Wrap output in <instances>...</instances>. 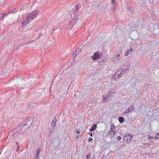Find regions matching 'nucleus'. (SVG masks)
I'll return each mask as SVG.
<instances>
[{
	"mask_svg": "<svg viewBox=\"0 0 159 159\" xmlns=\"http://www.w3.org/2000/svg\"><path fill=\"white\" fill-rule=\"evenodd\" d=\"M39 13V11L36 10L28 14L27 16V22H29L35 18Z\"/></svg>",
	"mask_w": 159,
	"mask_h": 159,
	"instance_id": "obj_1",
	"label": "nucleus"
},
{
	"mask_svg": "<svg viewBox=\"0 0 159 159\" xmlns=\"http://www.w3.org/2000/svg\"><path fill=\"white\" fill-rule=\"evenodd\" d=\"M131 138H132V137H131V138H130V140H129L130 141V140H131Z\"/></svg>",
	"mask_w": 159,
	"mask_h": 159,
	"instance_id": "obj_29",
	"label": "nucleus"
},
{
	"mask_svg": "<svg viewBox=\"0 0 159 159\" xmlns=\"http://www.w3.org/2000/svg\"><path fill=\"white\" fill-rule=\"evenodd\" d=\"M92 159H93V158H92Z\"/></svg>",
	"mask_w": 159,
	"mask_h": 159,
	"instance_id": "obj_33",
	"label": "nucleus"
},
{
	"mask_svg": "<svg viewBox=\"0 0 159 159\" xmlns=\"http://www.w3.org/2000/svg\"><path fill=\"white\" fill-rule=\"evenodd\" d=\"M107 98H106L105 97H104L103 99V101H104L106 102L107 101Z\"/></svg>",
	"mask_w": 159,
	"mask_h": 159,
	"instance_id": "obj_19",
	"label": "nucleus"
},
{
	"mask_svg": "<svg viewBox=\"0 0 159 159\" xmlns=\"http://www.w3.org/2000/svg\"><path fill=\"white\" fill-rule=\"evenodd\" d=\"M39 152H40V150H39V149H38L36 151V158H37L38 157V156H39Z\"/></svg>",
	"mask_w": 159,
	"mask_h": 159,
	"instance_id": "obj_10",
	"label": "nucleus"
},
{
	"mask_svg": "<svg viewBox=\"0 0 159 159\" xmlns=\"http://www.w3.org/2000/svg\"><path fill=\"white\" fill-rule=\"evenodd\" d=\"M4 0H0V1H2H2H4Z\"/></svg>",
	"mask_w": 159,
	"mask_h": 159,
	"instance_id": "obj_27",
	"label": "nucleus"
},
{
	"mask_svg": "<svg viewBox=\"0 0 159 159\" xmlns=\"http://www.w3.org/2000/svg\"><path fill=\"white\" fill-rule=\"evenodd\" d=\"M134 81H135V79H134Z\"/></svg>",
	"mask_w": 159,
	"mask_h": 159,
	"instance_id": "obj_32",
	"label": "nucleus"
},
{
	"mask_svg": "<svg viewBox=\"0 0 159 159\" xmlns=\"http://www.w3.org/2000/svg\"><path fill=\"white\" fill-rule=\"evenodd\" d=\"M116 132V131H110L108 132L107 134L108 136L111 139L113 138L115 136V134Z\"/></svg>",
	"mask_w": 159,
	"mask_h": 159,
	"instance_id": "obj_4",
	"label": "nucleus"
},
{
	"mask_svg": "<svg viewBox=\"0 0 159 159\" xmlns=\"http://www.w3.org/2000/svg\"><path fill=\"white\" fill-rule=\"evenodd\" d=\"M134 109V108L133 106H130V111H133Z\"/></svg>",
	"mask_w": 159,
	"mask_h": 159,
	"instance_id": "obj_12",
	"label": "nucleus"
},
{
	"mask_svg": "<svg viewBox=\"0 0 159 159\" xmlns=\"http://www.w3.org/2000/svg\"><path fill=\"white\" fill-rule=\"evenodd\" d=\"M78 5H76V6H75V9H78Z\"/></svg>",
	"mask_w": 159,
	"mask_h": 159,
	"instance_id": "obj_21",
	"label": "nucleus"
},
{
	"mask_svg": "<svg viewBox=\"0 0 159 159\" xmlns=\"http://www.w3.org/2000/svg\"><path fill=\"white\" fill-rule=\"evenodd\" d=\"M93 139L92 138H89L88 139V141L89 142H90L91 141H93Z\"/></svg>",
	"mask_w": 159,
	"mask_h": 159,
	"instance_id": "obj_17",
	"label": "nucleus"
},
{
	"mask_svg": "<svg viewBox=\"0 0 159 159\" xmlns=\"http://www.w3.org/2000/svg\"><path fill=\"white\" fill-rule=\"evenodd\" d=\"M119 53L118 54H117L115 57V59H117L118 60L120 58V54L122 52V50L121 49H120V50H119Z\"/></svg>",
	"mask_w": 159,
	"mask_h": 159,
	"instance_id": "obj_5",
	"label": "nucleus"
},
{
	"mask_svg": "<svg viewBox=\"0 0 159 159\" xmlns=\"http://www.w3.org/2000/svg\"><path fill=\"white\" fill-rule=\"evenodd\" d=\"M155 139H159V133H158L157 134L156 136Z\"/></svg>",
	"mask_w": 159,
	"mask_h": 159,
	"instance_id": "obj_15",
	"label": "nucleus"
},
{
	"mask_svg": "<svg viewBox=\"0 0 159 159\" xmlns=\"http://www.w3.org/2000/svg\"><path fill=\"white\" fill-rule=\"evenodd\" d=\"M135 11L134 8L132 7L131 8L130 6V12L133 13Z\"/></svg>",
	"mask_w": 159,
	"mask_h": 159,
	"instance_id": "obj_9",
	"label": "nucleus"
},
{
	"mask_svg": "<svg viewBox=\"0 0 159 159\" xmlns=\"http://www.w3.org/2000/svg\"><path fill=\"white\" fill-rule=\"evenodd\" d=\"M90 154L88 153L86 155L87 159H88L90 158Z\"/></svg>",
	"mask_w": 159,
	"mask_h": 159,
	"instance_id": "obj_16",
	"label": "nucleus"
},
{
	"mask_svg": "<svg viewBox=\"0 0 159 159\" xmlns=\"http://www.w3.org/2000/svg\"><path fill=\"white\" fill-rule=\"evenodd\" d=\"M97 125L96 124L93 125L90 128L89 131H93L96 128Z\"/></svg>",
	"mask_w": 159,
	"mask_h": 159,
	"instance_id": "obj_8",
	"label": "nucleus"
},
{
	"mask_svg": "<svg viewBox=\"0 0 159 159\" xmlns=\"http://www.w3.org/2000/svg\"><path fill=\"white\" fill-rule=\"evenodd\" d=\"M92 132L90 133V135L91 136H93V134H92Z\"/></svg>",
	"mask_w": 159,
	"mask_h": 159,
	"instance_id": "obj_25",
	"label": "nucleus"
},
{
	"mask_svg": "<svg viewBox=\"0 0 159 159\" xmlns=\"http://www.w3.org/2000/svg\"><path fill=\"white\" fill-rule=\"evenodd\" d=\"M132 48H130V52H132Z\"/></svg>",
	"mask_w": 159,
	"mask_h": 159,
	"instance_id": "obj_24",
	"label": "nucleus"
},
{
	"mask_svg": "<svg viewBox=\"0 0 159 159\" xmlns=\"http://www.w3.org/2000/svg\"><path fill=\"white\" fill-rule=\"evenodd\" d=\"M77 50H78V51H81V49H80V48H78V49H77L76 50V51H77Z\"/></svg>",
	"mask_w": 159,
	"mask_h": 159,
	"instance_id": "obj_22",
	"label": "nucleus"
},
{
	"mask_svg": "<svg viewBox=\"0 0 159 159\" xmlns=\"http://www.w3.org/2000/svg\"><path fill=\"white\" fill-rule=\"evenodd\" d=\"M79 135H78V136H77V139H78V138H79Z\"/></svg>",
	"mask_w": 159,
	"mask_h": 159,
	"instance_id": "obj_28",
	"label": "nucleus"
},
{
	"mask_svg": "<svg viewBox=\"0 0 159 159\" xmlns=\"http://www.w3.org/2000/svg\"><path fill=\"white\" fill-rule=\"evenodd\" d=\"M111 129L112 130L111 131H113L115 129V126L112 125L111 126Z\"/></svg>",
	"mask_w": 159,
	"mask_h": 159,
	"instance_id": "obj_14",
	"label": "nucleus"
},
{
	"mask_svg": "<svg viewBox=\"0 0 159 159\" xmlns=\"http://www.w3.org/2000/svg\"><path fill=\"white\" fill-rule=\"evenodd\" d=\"M121 139V137H120V136H118L117 137V140H120Z\"/></svg>",
	"mask_w": 159,
	"mask_h": 159,
	"instance_id": "obj_18",
	"label": "nucleus"
},
{
	"mask_svg": "<svg viewBox=\"0 0 159 159\" xmlns=\"http://www.w3.org/2000/svg\"><path fill=\"white\" fill-rule=\"evenodd\" d=\"M153 137H149L148 138V139L150 140H151V139H152Z\"/></svg>",
	"mask_w": 159,
	"mask_h": 159,
	"instance_id": "obj_23",
	"label": "nucleus"
},
{
	"mask_svg": "<svg viewBox=\"0 0 159 159\" xmlns=\"http://www.w3.org/2000/svg\"><path fill=\"white\" fill-rule=\"evenodd\" d=\"M129 135H130V136H131V135L130 134H129Z\"/></svg>",
	"mask_w": 159,
	"mask_h": 159,
	"instance_id": "obj_30",
	"label": "nucleus"
},
{
	"mask_svg": "<svg viewBox=\"0 0 159 159\" xmlns=\"http://www.w3.org/2000/svg\"><path fill=\"white\" fill-rule=\"evenodd\" d=\"M76 132L77 133V134H79L80 133V131L79 130V131H77Z\"/></svg>",
	"mask_w": 159,
	"mask_h": 159,
	"instance_id": "obj_20",
	"label": "nucleus"
},
{
	"mask_svg": "<svg viewBox=\"0 0 159 159\" xmlns=\"http://www.w3.org/2000/svg\"><path fill=\"white\" fill-rule=\"evenodd\" d=\"M17 144H18V143H17Z\"/></svg>",
	"mask_w": 159,
	"mask_h": 159,
	"instance_id": "obj_31",
	"label": "nucleus"
},
{
	"mask_svg": "<svg viewBox=\"0 0 159 159\" xmlns=\"http://www.w3.org/2000/svg\"><path fill=\"white\" fill-rule=\"evenodd\" d=\"M119 121L120 123H122L124 121V119L122 117H120L119 119Z\"/></svg>",
	"mask_w": 159,
	"mask_h": 159,
	"instance_id": "obj_11",
	"label": "nucleus"
},
{
	"mask_svg": "<svg viewBox=\"0 0 159 159\" xmlns=\"http://www.w3.org/2000/svg\"><path fill=\"white\" fill-rule=\"evenodd\" d=\"M154 27L156 28V29L155 30L156 31V33H154V34H157L159 32V26L157 24H155L154 25Z\"/></svg>",
	"mask_w": 159,
	"mask_h": 159,
	"instance_id": "obj_6",
	"label": "nucleus"
},
{
	"mask_svg": "<svg viewBox=\"0 0 159 159\" xmlns=\"http://www.w3.org/2000/svg\"><path fill=\"white\" fill-rule=\"evenodd\" d=\"M32 120L31 118H30L26 120V123L24 125L27 126L28 128H30L32 125Z\"/></svg>",
	"mask_w": 159,
	"mask_h": 159,
	"instance_id": "obj_2",
	"label": "nucleus"
},
{
	"mask_svg": "<svg viewBox=\"0 0 159 159\" xmlns=\"http://www.w3.org/2000/svg\"><path fill=\"white\" fill-rule=\"evenodd\" d=\"M114 2V0H112V2L113 3Z\"/></svg>",
	"mask_w": 159,
	"mask_h": 159,
	"instance_id": "obj_26",
	"label": "nucleus"
},
{
	"mask_svg": "<svg viewBox=\"0 0 159 159\" xmlns=\"http://www.w3.org/2000/svg\"><path fill=\"white\" fill-rule=\"evenodd\" d=\"M129 53V50H127L125 53V56H128Z\"/></svg>",
	"mask_w": 159,
	"mask_h": 159,
	"instance_id": "obj_13",
	"label": "nucleus"
},
{
	"mask_svg": "<svg viewBox=\"0 0 159 159\" xmlns=\"http://www.w3.org/2000/svg\"><path fill=\"white\" fill-rule=\"evenodd\" d=\"M56 121L57 120L55 118H54L52 121L51 123V126H52L53 128L55 127L56 125Z\"/></svg>",
	"mask_w": 159,
	"mask_h": 159,
	"instance_id": "obj_7",
	"label": "nucleus"
},
{
	"mask_svg": "<svg viewBox=\"0 0 159 159\" xmlns=\"http://www.w3.org/2000/svg\"><path fill=\"white\" fill-rule=\"evenodd\" d=\"M100 58V57L99 53L98 52H95L93 56L92 57V59L93 60H96L99 59Z\"/></svg>",
	"mask_w": 159,
	"mask_h": 159,
	"instance_id": "obj_3",
	"label": "nucleus"
}]
</instances>
